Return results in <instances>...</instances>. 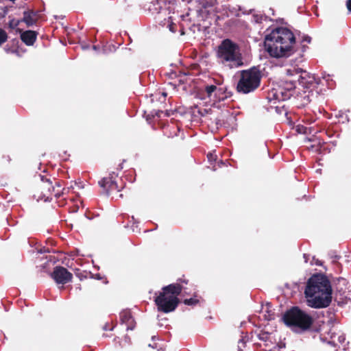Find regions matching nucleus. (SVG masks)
<instances>
[{
  "mask_svg": "<svg viewBox=\"0 0 351 351\" xmlns=\"http://www.w3.org/2000/svg\"><path fill=\"white\" fill-rule=\"evenodd\" d=\"M264 46L269 55L275 58H288L298 50L293 33L283 27H276L267 34Z\"/></svg>",
  "mask_w": 351,
  "mask_h": 351,
  "instance_id": "1",
  "label": "nucleus"
},
{
  "mask_svg": "<svg viewBox=\"0 0 351 351\" xmlns=\"http://www.w3.org/2000/svg\"><path fill=\"white\" fill-rule=\"evenodd\" d=\"M332 285L328 276L324 274H315L311 276L304 290L308 306L314 308L328 307L332 302Z\"/></svg>",
  "mask_w": 351,
  "mask_h": 351,
  "instance_id": "2",
  "label": "nucleus"
},
{
  "mask_svg": "<svg viewBox=\"0 0 351 351\" xmlns=\"http://www.w3.org/2000/svg\"><path fill=\"white\" fill-rule=\"evenodd\" d=\"M216 56L219 63L231 69L244 66L239 45L230 38L221 40L216 49Z\"/></svg>",
  "mask_w": 351,
  "mask_h": 351,
  "instance_id": "3",
  "label": "nucleus"
},
{
  "mask_svg": "<svg viewBox=\"0 0 351 351\" xmlns=\"http://www.w3.org/2000/svg\"><path fill=\"white\" fill-rule=\"evenodd\" d=\"M282 319L287 326L298 334L308 330L313 323L312 316L297 306L286 311Z\"/></svg>",
  "mask_w": 351,
  "mask_h": 351,
  "instance_id": "4",
  "label": "nucleus"
},
{
  "mask_svg": "<svg viewBox=\"0 0 351 351\" xmlns=\"http://www.w3.org/2000/svg\"><path fill=\"white\" fill-rule=\"evenodd\" d=\"M261 79L262 73L258 66L242 70L237 84V91L245 95L253 93L260 86Z\"/></svg>",
  "mask_w": 351,
  "mask_h": 351,
  "instance_id": "5",
  "label": "nucleus"
},
{
  "mask_svg": "<svg viewBox=\"0 0 351 351\" xmlns=\"http://www.w3.org/2000/svg\"><path fill=\"white\" fill-rule=\"evenodd\" d=\"M296 88V81L294 79L281 80L278 84L277 88H274L269 93V99L286 101L293 95Z\"/></svg>",
  "mask_w": 351,
  "mask_h": 351,
  "instance_id": "6",
  "label": "nucleus"
},
{
  "mask_svg": "<svg viewBox=\"0 0 351 351\" xmlns=\"http://www.w3.org/2000/svg\"><path fill=\"white\" fill-rule=\"evenodd\" d=\"M204 93L206 98L213 101L214 105L232 95V93L228 90V86L219 81H215L213 84H206L204 86Z\"/></svg>",
  "mask_w": 351,
  "mask_h": 351,
  "instance_id": "7",
  "label": "nucleus"
},
{
  "mask_svg": "<svg viewBox=\"0 0 351 351\" xmlns=\"http://www.w3.org/2000/svg\"><path fill=\"white\" fill-rule=\"evenodd\" d=\"M154 302L158 311L164 313H169L176 310L180 303V300L176 295H169L165 293H155Z\"/></svg>",
  "mask_w": 351,
  "mask_h": 351,
  "instance_id": "8",
  "label": "nucleus"
},
{
  "mask_svg": "<svg viewBox=\"0 0 351 351\" xmlns=\"http://www.w3.org/2000/svg\"><path fill=\"white\" fill-rule=\"evenodd\" d=\"M287 74L291 77H295L297 80H294L296 81V85H300L304 88H309L314 86V84H318L316 82L314 75L300 68L288 69Z\"/></svg>",
  "mask_w": 351,
  "mask_h": 351,
  "instance_id": "9",
  "label": "nucleus"
},
{
  "mask_svg": "<svg viewBox=\"0 0 351 351\" xmlns=\"http://www.w3.org/2000/svg\"><path fill=\"white\" fill-rule=\"evenodd\" d=\"M51 276L57 284L61 285L71 282L73 278L72 274L62 266H56L51 274Z\"/></svg>",
  "mask_w": 351,
  "mask_h": 351,
  "instance_id": "10",
  "label": "nucleus"
},
{
  "mask_svg": "<svg viewBox=\"0 0 351 351\" xmlns=\"http://www.w3.org/2000/svg\"><path fill=\"white\" fill-rule=\"evenodd\" d=\"M114 176H117V175L115 174L114 172H112L110 174V177L104 178L99 181V185L105 191V193L107 196L110 195L111 191H119L118 184L114 179Z\"/></svg>",
  "mask_w": 351,
  "mask_h": 351,
  "instance_id": "11",
  "label": "nucleus"
},
{
  "mask_svg": "<svg viewBox=\"0 0 351 351\" xmlns=\"http://www.w3.org/2000/svg\"><path fill=\"white\" fill-rule=\"evenodd\" d=\"M16 34H20L21 40L27 46H32L37 39L38 32L34 30L23 31L21 28L16 29Z\"/></svg>",
  "mask_w": 351,
  "mask_h": 351,
  "instance_id": "12",
  "label": "nucleus"
},
{
  "mask_svg": "<svg viewBox=\"0 0 351 351\" xmlns=\"http://www.w3.org/2000/svg\"><path fill=\"white\" fill-rule=\"evenodd\" d=\"M23 17L21 19V23H25L27 27L36 25L38 20L39 11L26 9L23 12Z\"/></svg>",
  "mask_w": 351,
  "mask_h": 351,
  "instance_id": "13",
  "label": "nucleus"
},
{
  "mask_svg": "<svg viewBox=\"0 0 351 351\" xmlns=\"http://www.w3.org/2000/svg\"><path fill=\"white\" fill-rule=\"evenodd\" d=\"M165 5V0H152L143 5L145 11L150 14H159Z\"/></svg>",
  "mask_w": 351,
  "mask_h": 351,
  "instance_id": "14",
  "label": "nucleus"
},
{
  "mask_svg": "<svg viewBox=\"0 0 351 351\" xmlns=\"http://www.w3.org/2000/svg\"><path fill=\"white\" fill-rule=\"evenodd\" d=\"M120 321L121 324L126 325L127 330L134 329L136 322L130 310H123L120 313Z\"/></svg>",
  "mask_w": 351,
  "mask_h": 351,
  "instance_id": "15",
  "label": "nucleus"
},
{
  "mask_svg": "<svg viewBox=\"0 0 351 351\" xmlns=\"http://www.w3.org/2000/svg\"><path fill=\"white\" fill-rule=\"evenodd\" d=\"M182 289L183 287L179 283H172L163 287L161 292L169 295H176L178 297L181 293Z\"/></svg>",
  "mask_w": 351,
  "mask_h": 351,
  "instance_id": "16",
  "label": "nucleus"
},
{
  "mask_svg": "<svg viewBox=\"0 0 351 351\" xmlns=\"http://www.w3.org/2000/svg\"><path fill=\"white\" fill-rule=\"evenodd\" d=\"M325 333H327V335L329 336V339L327 337L325 336V335L322 334L320 335V340L323 342H326L328 344L335 347L336 343H335V339H336V334L335 332H332L331 329H328V330H326Z\"/></svg>",
  "mask_w": 351,
  "mask_h": 351,
  "instance_id": "17",
  "label": "nucleus"
},
{
  "mask_svg": "<svg viewBox=\"0 0 351 351\" xmlns=\"http://www.w3.org/2000/svg\"><path fill=\"white\" fill-rule=\"evenodd\" d=\"M271 335V334L268 332L261 331L257 334V337L260 341H263L265 343V346L267 347L270 344L273 343Z\"/></svg>",
  "mask_w": 351,
  "mask_h": 351,
  "instance_id": "18",
  "label": "nucleus"
},
{
  "mask_svg": "<svg viewBox=\"0 0 351 351\" xmlns=\"http://www.w3.org/2000/svg\"><path fill=\"white\" fill-rule=\"evenodd\" d=\"M333 285L335 286L337 291L341 292L343 291L344 287L346 285L347 280L346 278L342 277L335 278L332 280Z\"/></svg>",
  "mask_w": 351,
  "mask_h": 351,
  "instance_id": "19",
  "label": "nucleus"
},
{
  "mask_svg": "<svg viewBox=\"0 0 351 351\" xmlns=\"http://www.w3.org/2000/svg\"><path fill=\"white\" fill-rule=\"evenodd\" d=\"M8 18L10 19V21L8 23V27L11 29H15V32H16V29H18V26L21 23V19H15L14 18H12L11 16H9Z\"/></svg>",
  "mask_w": 351,
  "mask_h": 351,
  "instance_id": "20",
  "label": "nucleus"
},
{
  "mask_svg": "<svg viewBox=\"0 0 351 351\" xmlns=\"http://www.w3.org/2000/svg\"><path fill=\"white\" fill-rule=\"evenodd\" d=\"M311 41V37L308 35H303L301 38L300 45L302 49V52H304L308 47L303 44L304 43H310Z\"/></svg>",
  "mask_w": 351,
  "mask_h": 351,
  "instance_id": "21",
  "label": "nucleus"
},
{
  "mask_svg": "<svg viewBox=\"0 0 351 351\" xmlns=\"http://www.w3.org/2000/svg\"><path fill=\"white\" fill-rule=\"evenodd\" d=\"M199 300L195 298L184 299L183 303L187 306H195L199 303Z\"/></svg>",
  "mask_w": 351,
  "mask_h": 351,
  "instance_id": "22",
  "label": "nucleus"
},
{
  "mask_svg": "<svg viewBox=\"0 0 351 351\" xmlns=\"http://www.w3.org/2000/svg\"><path fill=\"white\" fill-rule=\"evenodd\" d=\"M116 49L114 45H104L102 47V53L104 54H108L110 52H114L115 51Z\"/></svg>",
  "mask_w": 351,
  "mask_h": 351,
  "instance_id": "23",
  "label": "nucleus"
},
{
  "mask_svg": "<svg viewBox=\"0 0 351 351\" xmlns=\"http://www.w3.org/2000/svg\"><path fill=\"white\" fill-rule=\"evenodd\" d=\"M336 117L338 118H341L343 119V123L350 121V119L348 114H346V112L342 110L339 111Z\"/></svg>",
  "mask_w": 351,
  "mask_h": 351,
  "instance_id": "24",
  "label": "nucleus"
},
{
  "mask_svg": "<svg viewBox=\"0 0 351 351\" xmlns=\"http://www.w3.org/2000/svg\"><path fill=\"white\" fill-rule=\"evenodd\" d=\"M8 40V34L5 30L0 28V46Z\"/></svg>",
  "mask_w": 351,
  "mask_h": 351,
  "instance_id": "25",
  "label": "nucleus"
},
{
  "mask_svg": "<svg viewBox=\"0 0 351 351\" xmlns=\"http://www.w3.org/2000/svg\"><path fill=\"white\" fill-rule=\"evenodd\" d=\"M285 348V343L283 342H280L276 343L272 348L269 350H265V351H276V349L280 350Z\"/></svg>",
  "mask_w": 351,
  "mask_h": 351,
  "instance_id": "26",
  "label": "nucleus"
},
{
  "mask_svg": "<svg viewBox=\"0 0 351 351\" xmlns=\"http://www.w3.org/2000/svg\"><path fill=\"white\" fill-rule=\"evenodd\" d=\"M38 176L43 183L47 184L48 187L49 186H51L52 184V181L49 178H47L45 176L39 174Z\"/></svg>",
  "mask_w": 351,
  "mask_h": 351,
  "instance_id": "27",
  "label": "nucleus"
},
{
  "mask_svg": "<svg viewBox=\"0 0 351 351\" xmlns=\"http://www.w3.org/2000/svg\"><path fill=\"white\" fill-rule=\"evenodd\" d=\"M43 199L45 202H50L52 200V197H45V195L43 193H41L40 196H38L37 201H40Z\"/></svg>",
  "mask_w": 351,
  "mask_h": 351,
  "instance_id": "28",
  "label": "nucleus"
},
{
  "mask_svg": "<svg viewBox=\"0 0 351 351\" xmlns=\"http://www.w3.org/2000/svg\"><path fill=\"white\" fill-rule=\"evenodd\" d=\"M207 158L209 162H213L217 160V156L214 153L209 152L207 154Z\"/></svg>",
  "mask_w": 351,
  "mask_h": 351,
  "instance_id": "29",
  "label": "nucleus"
},
{
  "mask_svg": "<svg viewBox=\"0 0 351 351\" xmlns=\"http://www.w3.org/2000/svg\"><path fill=\"white\" fill-rule=\"evenodd\" d=\"M56 186L57 187H61V185L60 184L59 182H56L55 185H51V186H49V187H47L48 189V191L49 192L51 193V192H54L55 191V189H56Z\"/></svg>",
  "mask_w": 351,
  "mask_h": 351,
  "instance_id": "30",
  "label": "nucleus"
},
{
  "mask_svg": "<svg viewBox=\"0 0 351 351\" xmlns=\"http://www.w3.org/2000/svg\"><path fill=\"white\" fill-rule=\"evenodd\" d=\"M1 10H2V12H0V15L1 17H5L9 12V7L5 6V7L2 8Z\"/></svg>",
  "mask_w": 351,
  "mask_h": 351,
  "instance_id": "31",
  "label": "nucleus"
},
{
  "mask_svg": "<svg viewBox=\"0 0 351 351\" xmlns=\"http://www.w3.org/2000/svg\"><path fill=\"white\" fill-rule=\"evenodd\" d=\"M211 110L210 109H206V108H203V109H200L198 110V112L199 114L202 116V117H204L205 116L206 114L208 113L209 111H210Z\"/></svg>",
  "mask_w": 351,
  "mask_h": 351,
  "instance_id": "32",
  "label": "nucleus"
},
{
  "mask_svg": "<svg viewBox=\"0 0 351 351\" xmlns=\"http://www.w3.org/2000/svg\"><path fill=\"white\" fill-rule=\"evenodd\" d=\"M337 340H338V342L340 343V344H343L345 341H346V337H345V335H340L337 337Z\"/></svg>",
  "mask_w": 351,
  "mask_h": 351,
  "instance_id": "33",
  "label": "nucleus"
},
{
  "mask_svg": "<svg viewBox=\"0 0 351 351\" xmlns=\"http://www.w3.org/2000/svg\"><path fill=\"white\" fill-rule=\"evenodd\" d=\"M168 27H169V30H170L171 32L174 33V32H176V24H174V23H170V24H169V25H168Z\"/></svg>",
  "mask_w": 351,
  "mask_h": 351,
  "instance_id": "34",
  "label": "nucleus"
},
{
  "mask_svg": "<svg viewBox=\"0 0 351 351\" xmlns=\"http://www.w3.org/2000/svg\"><path fill=\"white\" fill-rule=\"evenodd\" d=\"M81 47L83 50H87L90 49V45L84 42L81 43Z\"/></svg>",
  "mask_w": 351,
  "mask_h": 351,
  "instance_id": "35",
  "label": "nucleus"
},
{
  "mask_svg": "<svg viewBox=\"0 0 351 351\" xmlns=\"http://www.w3.org/2000/svg\"><path fill=\"white\" fill-rule=\"evenodd\" d=\"M38 252L40 254H45L49 252V250L45 247H41L40 250H38Z\"/></svg>",
  "mask_w": 351,
  "mask_h": 351,
  "instance_id": "36",
  "label": "nucleus"
},
{
  "mask_svg": "<svg viewBox=\"0 0 351 351\" xmlns=\"http://www.w3.org/2000/svg\"><path fill=\"white\" fill-rule=\"evenodd\" d=\"M215 124H216L217 128H219V126H221L222 125L221 121L219 118H216L215 120Z\"/></svg>",
  "mask_w": 351,
  "mask_h": 351,
  "instance_id": "37",
  "label": "nucleus"
},
{
  "mask_svg": "<svg viewBox=\"0 0 351 351\" xmlns=\"http://www.w3.org/2000/svg\"><path fill=\"white\" fill-rule=\"evenodd\" d=\"M114 329V327H112V328H109V326H108V324L106 323L104 326H103V330H112Z\"/></svg>",
  "mask_w": 351,
  "mask_h": 351,
  "instance_id": "38",
  "label": "nucleus"
},
{
  "mask_svg": "<svg viewBox=\"0 0 351 351\" xmlns=\"http://www.w3.org/2000/svg\"><path fill=\"white\" fill-rule=\"evenodd\" d=\"M346 6L350 12H351V0H347Z\"/></svg>",
  "mask_w": 351,
  "mask_h": 351,
  "instance_id": "39",
  "label": "nucleus"
},
{
  "mask_svg": "<svg viewBox=\"0 0 351 351\" xmlns=\"http://www.w3.org/2000/svg\"><path fill=\"white\" fill-rule=\"evenodd\" d=\"M309 255L308 254H304L303 255V258L304 259V262L305 263H307L308 261V259H309Z\"/></svg>",
  "mask_w": 351,
  "mask_h": 351,
  "instance_id": "40",
  "label": "nucleus"
},
{
  "mask_svg": "<svg viewBox=\"0 0 351 351\" xmlns=\"http://www.w3.org/2000/svg\"><path fill=\"white\" fill-rule=\"evenodd\" d=\"M92 48H93V50H95L96 51H99V50H100V47H99V45H93L92 47Z\"/></svg>",
  "mask_w": 351,
  "mask_h": 351,
  "instance_id": "41",
  "label": "nucleus"
},
{
  "mask_svg": "<svg viewBox=\"0 0 351 351\" xmlns=\"http://www.w3.org/2000/svg\"><path fill=\"white\" fill-rule=\"evenodd\" d=\"M62 193H63L62 192H60V191H57V192H56V193H55V197H56V198H59V197L62 195Z\"/></svg>",
  "mask_w": 351,
  "mask_h": 351,
  "instance_id": "42",
  "label": "nucleus"
},
{
  "mask_svg": "<svg viewBox=\"0 0 351 351\" xmlns=\"http://www.w3.org/2000/svg\"><path fill=\"white\" fill-rule=\"evenodd\" d=\"M97 280H101L102 277L99 274H96L94 277Z\"/></svg>",
  "mask_w": 351,
  "mask_h": 351,
  "instance_id": "43",
  "label": "nucleus"
},
{
  "mask_svg": "<svg viewBox=\"0 0 351 351\" xmlns=\"http://www.w3.org/2000/svg\"><path fill=\"white\" fill-rule=\"evenodd\" d=\"M178 281L181 282H184V283H185V284H187V283H188V280H185V279L179 278V279L178 280Z\"/></svg>",
  "mask_w": 351,
  "mask_h": 351,
  "instance_id": "44",
  "label": "nucleus"
},
{
  "mask_svg": "<svg viewBox=\"0 0 351 351\" xmlns=\"http://www.w3.org/2000/svg\"><path fill=\"white\" fill-rule=\"evenodd\" d=\"M239 343H241V344H242V346H243V347H245V342L244 341L243 339H241L239 341Z\"/></svg>",
  "mask_w": 351,
  "mask_h": 351,
  "instance_id": "45",
  "label": "nucleus"
},
{
  "mask_svg": "<svg viewBox=\"0 0 351 351\" xmlns=\"http://www.w3.org/2000/svg\"><path fill=\"white\" fill-rule=\"evenodd\" d=\"M304 100H306L307 102H310V101H311V99H310V96H309V95H308L305 96V97H304Z\"/></svg>",
  "mask_w": 351,
  "mask_h": 351,
  "instance_id": "46",
  "label": "nucleus"
},
{
  "mask_svg": "<svg viewBox=\"0 0 351 351\" xmlns=\"http://www.w3.org/2000/svg\"><path fill=\"white\" fill-rule=\"evenodd\" d=\"M12 43H13V45L18 44L19 43V40H17L16 38L13 39L12 40Z\"/></svg>",
  "mask_w": 351,
  "mask_h": 351,
  "instance_id": "47",
  "label": "nucleus"
},
{
  "mask_svg": "<svg viewBox=\"0 0 351 351\" xmlns=\"http://www.w3.org/2000/svg\"><path fill=\"white\" fill-rule=\"evenodd\" d=\"M132 220L133 221L134 223H138V221L134 218V216L132 217Z\"/></svg>",
  "mask_w": 351,
  "mask_h": 351,
  "instance_id": "48",
  "label": "nucleus"
},
{
  "mask_svg": "<svg viewBox=\"0 0 351 351\" xmlns=\"http://www.w3.org/2000/svg\"><path fill=\"white\" fill-rule=\"evenodd\" d=\"M332 258H334L335 260H338L339 258V256L333 255V256H332Z\"/></svg>",
  "mask_w": 351,
  "mask_h": 351,
  "instance_id": "49",
  "label": "nucleus"
},
{
  "mask_svg": "<svg viewBox=\"0 0 351 351\" xmlns=\"http://www.w3.org/2000/svg\"><path fill=\"white\" fill-rule=\"evenodd\" d=\"M230 119L233 120L234 121H236V117L235 116H233V115H231L230 116Z\"/></svg>",
  "mask_w": 351,
  "mask_h": 351,
  "instance_id": "50",
  "label": "nucleus"
},
{
  "mask_svg": "<svg viewBox=\"0 0 351 351\" xmlns=\"http://www.w3.org/2000/svg\"><path fill=\"white\" fill-rule=\"evenodd\" d=\"M160 112H162V111H160V110H158V112H155V114H156L157 117H160L159 113H160Z\"/></svg>",
  "mask_w": 351,
  "mask_h": 351,
  "instance_id": "51",
  "label": "nucleus"
},
{
  "mask_svg": "<svg viewBox=\"0 0 351 351\" xmlns=\"http://www.w3.org/2000/svg\"><path fill=\"white\" fill-rule=\"evenodd\" d=\"M123 169V162L119 165L118 169Z\"/></svg>",
  "mask_w": 351,
  "mask_h": 351,
  "instance_id": "52",
  "label": "nucleus"
},
{
  "mask_svg": "<svg viewBox=\"0 0 351 351\" xmlns=\"http://www.w3.org/2000/svg\"><path fill=\"white\" fill-rule=\"evenodd\" d=\"M238 351H242L241 346H238Z\"/></svg>",
  "mask_w": 351,
  "mask_h": 351,
  "instance_id": "53",
  "label": "nucleus"
},
{
  "mask_svg": "<svg viewBox=\"0 0 351 351\" xmlns=\"http://www.w3.org/2000/svg\"><path fill=\"white\" fill-rule=\"evenodd\" d=\"M331 324H332L331 322H330V321H329V322H328V324H327V326H330V325H331Z\"/></svg>",
  "mask_w": 351,
  "mask_h": 351,
  "instance_id": "54",
  "label": "nucleus"
},
{
  "mask_svg": "<svg viewBox=\"0 0 351 351\" xmlns=\"http://www.w3.org/2000/svg\"><path fill=\"white\" fill-rule=\"evenodd\" d=\"M77 210H78V208H77L76 209H73V213H77Z\"/></svg>",
  "mask_w": 351,
  "mask_h": 351,
  "instance_id": "55",
  "label": "nucleus"
},
{
  "mask_svg": "<svg viewBox=\"0 0 351 351\" xmlns=\"http://www.w3.org/2000/svg\"><path fill=\"white\" fill-rule=\"evenodd\" d=\"M125 341L130 340V338H129V337H128V336H125Z\"/></svg>",
  "mask_w": 351,
  "mask_h": 351,
  "instance_id": "56",
  "label": "nucleus"
},
{
  "mask_svg": "<svg viewBox=\"0 0 351 351\" xmlns=\"http://www.w3.org/2000/svg\"><path fill=\"white\" fill-rule=\"evenodd\" d=\"M8 7H9V11H10V10L13 9V8H14L13 6H8Z\"/></svg>",
  "mask_w": 351,
  "mask_h": 351,
  "instance_id": "57",
  "label": "nucleus"
},
{
  "mask_svg": "<svg viewBox=\"0 0 351 351\" xmlns=\"http://www.w3.org/2000/svg\"><path fill=\"white\" fill-rule=\"evenodd\" d=\"M316 265H321V263H319V261H317V262L316 263Z\"/></svg>",
  "mask_w": 351,
  "mask_h": 351,
  "instance_id": "58",
  "label": "nucleus"
},
{
  "mask_svg": "<svg viewBox=\"0 0 351 351\" xmlns=\"http://www.w3.org/2000/svg\"><path fill=\"white\" fill-rule=\"evenodd\" d=\"M222 164H223V161H222V160H221V161H220V165H222Z\"/></svg>",
  "mask_w": 351,
  "mask_h": 351,
  "instance_id": "59",
  "label": "nucleus"
},
{
  "mask_svg": "<svg viewBox=\"0 0 351 351\" xmlns=\"http://www.w3.org/2000/svg\"><path fill=\"white\" fill-rule=\"evenodd\" d=\"M5 51H6L7 52H8V51H9V50H8V49H6V48H5Z\"/></svg>",
  "mask_w": 351,
  "mask_h": 351,
  "instance_id": "60",
  "label": "nucleus"
},
{
  "mask_svg": "<svg viewBox=\"0 0 351 351\" xmlns=\"http://www.w3.org/2000/svg\"><path fill=\"white\" fill-rule=\"evenodd\" d=\"M16 50H14H14H12V53H14V52H16Z\"/></svg>",
  "mask_w": 351,
  "mask_h": 351,
  "instance_id": "61",
  "label": "nucleus"
},
{
  "mask_svg": "<svg viewBox=\"0 0 351 351\" xmlns=\"http://www.w3.org/2000/svg\"><path fill=\"white\" fill-rule=\"evenodd\" d=\"M155 337H156L155 336H153L152 339H155Z\"/></svg>",
  "mask_w": 351,
  "mask_h": 351,
  "instance_id": "62",
  "label": "nucleus"
},
{
  "mask_svg": "<svg viewBox=\"0 0 351 351\" xmlns=\"http://www.w3.org/2000/svg\"><path fill=\"white\" fill-rule=\"evenodd\" d=\"M3 0H0V3Z\"/></svg>",
  "mask_w": 351,
  "mask_h": 351,
  "instance_id": "63",
  "label": "nucleus"
}]
</instances>
